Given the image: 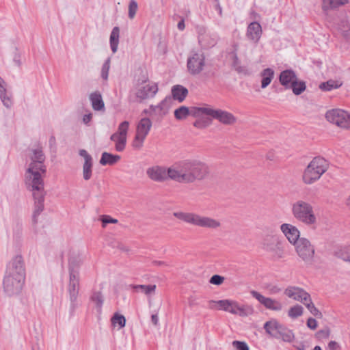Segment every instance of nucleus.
<instances>
[{
  "mask_svg": "<svg viewBox=\"0 0 350 350\" xmlns=\"http://www.w3.org/2000/svg\"><path fill=\"white\" fill-rule=\"evenodd\" d=\"M335 254L338 258L350 262V246L339 249L335 252Z\"/></svg>",
  "mask_w": 350,
  "mask_h": 350,
  "instance_id": "43",
  "label": "nucleus"
},
{
  "mask_svg": "<svg viewBox=\"0 0 350 350\" xmlns=\"http://www.w3.org/2000/svg\"><path fill=\"white\" fill-rule=\"evenodd\" d=\"M276 339H282L284 342H291L293 340L295 335L292 330L280 324L276 334Z\"/></svg>",
  "mask_w": 350,
  "mask_h": 350,
  "instance_id": "25",
  "label": "nucleus"
},
{
  "mask_svg": "<svg viewBox=\"0 0 350 350\" xmlns=\"http://www.w3.org/2000/svg\"><path fill=\"white\" fill-rule=\"evenodd\" d=\"M172 103L171 97H166L164 100H163L161 103L157 106L151 105L150 109L154 111H156L157 109L161 111V115H165L167 113L168 109Z\"/></svg>",
  "mask_w": 350,
  "mask_h": 350,
  "instance_id": "36",
  "label": "nucleus"
},
{
  "mask_svg": "<svg viewBox=\"0 0 350 350\" xmlns=\"http://www.w3.org/2000/svg\"><path fill=\"white\" fill-rule=\"evenodd\" d=\"M348 0H323L321 8L323 12L334 10L347 4Z\"/></svg>",
  "mask_w": 350,
  "mask_h": 350,
  "instance_id": "24",
  "label": "nucleus"
},
{
  "mask_svg": "<svg viewBox=\"0 0 350 350\" xmlns=\"http://www.w3.org/2000/svg\"><path fill=\"white\" fill-rule=\"evenodd\" d=\"M307 326L311 329H315L317 327V322L313 318H309L307 321Z\"/></svg>",
  "mask_w": 350,
  "mask_h": 350,
  "instance_id": "56",
  "label": "nucleus"
},
{
  "mask_svg": "<svg viewBox=\"0 0 350 350\" xmlns=\"http://www.w3.org/2000/svg\"><path fill=\"white\" fill-rule=\"evenodd\" d=\"M147 176L152 180L156 182H163L170 178L169 168L155 165L150 167L146 170Z\"/></svg>",
  "mask_w": 350,
  "mask_h": 350,
  "instance_id": "15",
  "label": "nucleus"
},
{
  "mask_svg": "<svg viewBox=\"0 0 350 350\" xmlns=\"http://www.w3.org/2000/svg\"><path fill=\"white\" fill-rule=\"evenodd\" d=\"M250 293L253 297L256 299L266 308L273 311H280L282 310L283 306L279 301L266 297L256 291H252Z\"/></svg>",
  "mask_w": 350,
  "mask_h": 350,
  "instance_id": "14",
  "label": "nucleus"
},
{
  "mask_svg": "<svg viewBox=\"0 0 350 350\" xmlns=\"http://www.w3.org/2000/svg\"><path fill=\"white\" fill-rule=\"evenodd\" d=\"M119 34H120V29L118 27H115L113 28L111 35H110V46L112 52L114 53L118 50V43H119Z\"/></svg>",
  "mask_w": 350,
  "mask_h": 350,
  "instance_id": "35",
  "label": "nucleus"
},
{
  "mask_svg": "<svg viewBox=\"0 0 350 350\" xmlns=\"http://www.w3.org/2000/svg\"><path fill=\"white\" fill-rule=\"evenodd\" d=\"M303 304L306 306V307L313 316L317 318L322 317L321 312L315 307L310 297L309 298V300L305 301V302H304Z\"/></svg>",
  "mask_w": 350,
  "mask_h": 350,
  "instance_id": "44",
  "label": "nucleus"
},
{
  "mask_svg": "<svg viewBox=\"0 0 350 350\" xmlns=\"http://www.w3.org/2000/svg\"><path fill=\"white\" fill-rule=\"evenodd\" d=\"M269 291L272 294H277L281 291V288L277 286H273L270 288Z\"/></svg>",
  "mask_w": 350,
  "mask_h": 350,
  "instance_id": "61",
  "label": "nucleus"
},
{
  "mask_svg": "<svg viewBox=\"0 0 350 350\" xmlns=\"http://www.w3.org/2000/svg\"><path fill=\"white\" fill-rule=\"evenodd\" d=\"M327 120L338 126L350 129V114L346 111L340 109H334L327 111L325 114Z\"/></svg>",
  "mask_w": 350,
  "mask_h": 350,
  "instance_id": "11",
  "label": "nucleus"
},
{
  "mask_svg": "<svg viewBox=\"0 0 350 350\" xmlns=\"http://www.w3.org/2000/svg\"><path fill=\"white\" fill-rule=\"evenodd\" d=\"M267 251L273 253V256L275 259H280L284 256V247L280 241L273 242L272 245L267 246Z\"/></svg>",
  "mask_w": 350,
  "mask_h": 350,
  "instance_id": "33",
  "label": "nucleus"
},
{
  "mask_svg": "<svg viewBox=\"0 0 350 350\" xmlns=\"http://www.w3.org/2000/svg\"><path fill=\"white\" fill-rule=\"evenodd\" d=\"M172 94L174 100L183 102L188 94V90L181 85H174L172 88Z\"/></svg>",
  "mask_w": 350,
  "mask_h": 350,
  "instance_id": "27",
  "label": "nucleus"
},
{
  "mask_svg": "<svg viewBox=\"0 0 350 350\" xmlns=\"http://www.w3.org/2000/svg\"><path fill=\"white\" fill-rule=\"evenodd\" d=\"M210 122L208 120L199 119L194 122L193 126L198 129H204L209 125Z\"/></svg>",
  "mask_w": 350,
  "mask_h": 350,
  "instance_id": "54",
  "label": "nucleus"
},
{
  "mask_svg": "<svg viewBox=\"0 0 350 350\" xmlns=\"http://www.w3.org/2000/svg\"><path fill=\"white\" fill-rule=\"evenodd\" d=\"M90 100L92 108L95 111H100L104 109L105 104L102 98L101 94L98 91L94 92L90 95Z\"/></svg>",
  "mask_w": 350,
  "mask_h": 350,
  "instance_id": "26",
  "label": "nucleus"
},
{
  "mask_svg": "<svg viewBox=\"0 0 350 350\" xmlns=\"http://www.w3.org/2000/svg\"><path fill=\"white\" fill-rule=\"evenodd\" d=\"M329 163L321 157H314L305 169L302 180L304 183L311 185L318 180L328 170Z\"/></svg>",
  "mask_w": 350,
  "mask_h": 350,
  "instance_id": "6",
  "label": "nucleus"
},
{
  "mask_svg": "<svg viewBox=\"0 0 350 350\" xmlns=\"http://www.w3.org/2000/svg\"><path fill=\"white\" fill-rule=\"evenodd\" d=\"M280 323L275 319H271L267 321L264 324V329L270 336L275 338L277 337L276 334L278 331Z\"/></svg>",
  "mask_w": 350,
  "mask_h": 350,
  "instance_id": "32",
  "label": "nucleus"
},
{
  "mask_svg": "<svg viewBox=\"0 0 350 350\" xmlns=\"http://www.w3.org/2000/svg\"><path fill=\"white\" fill-rule=\"evenodd\" d=\"M274 70L272 68H267L260 72L261 88H266L271 82L274 77Z\"/></svg>",
  "mask_w": 350,
  "mask_h": 350,
  "instance_id": "29",
  "label": "nucleus"
},
{
  "mask_svg": "<svg viewBox=\"0 0 350 350\" xmlns=\"http://www.w3.org/2000/svg\"><path fill=\"white\" fill-rule=\"evenodd\" d=\"M0 99L2 101L3 105L6 108H11L13 102L12 98V94L8 93L5 88V82L3 79L0 77Z\"/></svg>",
  "mask_w": 350,
  "mask_h": 350,
  "instance_id": "23",
  "label": "nucleus"
},
{
  "mask_svg": "<svg viewBox=\"0 0 350 350\" xmlns=\"http://www.w3.org/2000/svg\"><path fill=\"white\" fill-rule=\"evenodd\" d=\"M25 267L21 255L13 257L6 266L3 279V288L8 297L18 295L25 284Z\"/></svg>",
  "mask_w": 350,
  "mask_h": 350,
  "instance_id": "2",
  "label": "nucleus"
},
{
  "mask_svg": "<svg viewBox=\"0 0 350 350\" xmlns=\"http://www.w3.org/2000/svg\"><path fill=\"white\" fill-rule=\"evenodd\" d=\"M90 300L96 304L98 311H100L104 301V297L101 291H93Z\"/></svg>",
  "mask_w": 350,
  "mask_h": 350,
  "instance_id": "39",
  "label": "nucleus"
},
{
  "mask_svg": "<svg viewBox=\"0 0 350 350\" xmlns=\"http://www.w3.org/2000/svg\"><path fill=\"white\" fill-rule=\"evenodd\" d=\"M189 115L191 109L185 106H180L174 111V116L178 120H184Z\"/></svg>",
  "mask_w": 350,
  "mask_h": 350,
  "instance_id": "41",
  "label": "nucleus"
},
{
  "mask_svg": "<svg viewBox=\"0 0 350 350\" xmlns=\"http://www.w3.org/2000/svg\"><path fill=\"white\" fill-rule=\"evenodd\" d=\"M110 139L115 142V148L118 152H122L124 150L126 137L113 133L111 135Z\"/></svg>",
  "mask_w": 350,
  "mask_h": 350,
  "instance_id": "34",
  "label": "nucleus"
},
{
  "mask_svg": "<svg viewBox=\"0 0 350 350\" xmlns=\"http://www.w3.org/2000/svg\"><path fill=\"white\" fill-rule=\"evenodd\" d=\"M280 230L291 244L295 245L299 241L300 232L296 226L290 224H283L280 226Z\"/></svg>",
  "mask_w": 350,
  "mask_h": 350,
  "instance_id": "18",
  "label": "nucleus"
},
{
  "mask_svg": "<svg viewBox=\"0 0 350 350\" xmlns=\"http://www.w3.org/2000/svg\"><path fill=\"white\" fill-rule=\"evenodd\" d=\"M173 215L187 224L200 228L216 229L221 226V223L219 220L194 213L178 211L174 212Z\"/></svg>",
  "mask_w": 350,
  "mask_h": 350,
  "instance_id": "4",
  "label": "nucleus"
},
{
  "mask_svg": "<svg viewBox=\"0 0 350 350\" xmlns=\"http://www.w3.org/2000/svg\"><path fill=\"white\" fill-rule=\"evenodd\" d=\"M238 44L234 43L232 45V50L229 53L231 55L232 63V66L234 69L239 73H241L245 70V68L241 66V62L237 55Z\"/></svg>",
  "mask_w": 350,
  "mask_h": 350,
  "instance_id": "28",
  "label": "nucleus"
},
{
  "mask_svg": "<svg viewBox=\"0 0 350 350\" xmlns=\"http://www.w3.org/2000/svg\"><path fill=\"white\" fill-rule=\"evenodd\" d=\"M284 294L289 298L301 302L309 300L310 294L303 288L296 286H288L284 291Z\"/></svg>",
  "mask_w": 350,
  "mask_h": 350,
  "instance_id": "17",
  "label": "nucleus"
},
{
  "mask_svg": "<svg viewBox=\"0 0 350 350\" xmlns=\"http://www.w3.org/2000/svg\"><path fill=\"white\" fill-rule=\"evenodd\" d=\"M49 143L51 147L55 146L56 143L55 137L54 136H51L49 138Z\"/></svg>",
  "mask_w": 350,
  "mask_h": 350,
  "instance_id": "64",
  "label": "nucleus"
},
{
  "mask_svg": "<svg viewBox=\"0 0 350 350\" xmlns=\"http://www.w3.org/2000/svg\"><path fill=\"white\" fill-rule=\"evenodd\" d=\"M224 281V278L219 275H213L210 279V283L215 285H220Z\"/></svg>",
  "mask_w": 350,
  "mask_h": 350,
  "instance_id": "53",
  "label": "nucleus"
},
{
  "mask_svg": "<svg viewBox=\"0 0 350 350\" xmlns=\"http://www.w3.org/2000/svg\"><path fill=\"white\" fill-rule=\"evenodd\" d=\"M79 275L74 274L69 275V284L68 286V293L70 301V310L74 311L77 307V299L79 295Z\"/></svg>",
  "mask_w": 350,
  "mask_h": 350,
  "instance_id": "13",
  "label": "nucleus"
},
{
  "mask_svg": "<svg viewBox=\"0 0 350 350\" xmlns=\"http://www.w3.org/2000/svg\"><path fill=\"white\" fill-rule=\"evenodd\" d=\"M137 3L135 0H131L129 5V18L130 19L134 18L137 11Z\"/></svg>",
  "mask_w": 350,
  "mask_h": 350,
  "instance_id": "49",
  "label": "nucleus"
},
{
  "mask_svg": "<svg viewBox=\"0 0 350 350\" xmlns=\"http://www.w3.org/2000/svg\"><path fill=\"white\" fill-rule=\"evenodd\" d=\"M81 263V259L79 255L70 256L69 258V275L74 274L79 275V267Z\"/></svg>",
  "mask_w": 350,
  "mask_h": 350,
  "instance_id": "30",
  "label": "nucleus"
},
{
  "mask_svg": "<svg viewBox=\"0 0 350 350\" xmlns=\"http://www.w3.org/2000/svg\"><path fill=\"white\" fill-rule=\"evenodd\" d=\"M290 88L295 95H299L306 90V85L304 81H298L297 79Z\"/></svg>",
  "mask_w": 350,
  "mask_h": 350,
  "instance_id": "45",
  "label": "nucleus"
},
{
  "mask_svg": "<svg viewBox=\"0 0 350 350\" xmlns=\"http://www.w3.org/2000/svg\"><path fill=\"white\" fill-rule=\"evenodd\" d=\"M129 127V122L128 121H124L119 125L118 131L115 133V134L126 137Z\"/></svg>",
  "mask_w": 350,
  "mask_h": 350,
  "instance_id": "48",
  "label": "nucleus"
},
{
  "mask_svg": "<svg viewBox=\"0 0 350 350\" xmlns=\"http://www.w3.org/2000/svg\"><path fill=\"white\" fill-rule=\"evenodd\" d=\"M120 156L113 154L107 152L102 153L100 163L102 165H113L120 160Z\"/></svg>",
  "mask_w": 350,
  "mask_h": 350,
  "instance_id": "31",
  "label": "nucleus"
},
{
  "mask_svg": "<svg viewBox=\"0 0 350 350\" xmlns=\"http://www.w3.org/2000/svg\"><path fill=\"white\" fill-rule=\"evenodd\" d=\"M177 27H178V29H180V30H183L185 29V21H184V19H181L178 25H177Z\"/></svg>",
  "mask_w": 350,
  "mask_h": 350,
  "instance_id": "63",
  "label": "nucleus"
},
{
  "mask_svg": "<svg viewBox=\"0 0 350 350\" xmlns=\"http://www.w3.org/2000/svg\"><path fill=\"white\" fill-rule=\"evenodd\" d=\"M292 214L298 221L307 225H315L317 221L313 206L309 202L299 200L292 204Z\"/></svg>",
  "mask_w": 350,
  "mask_h": 350,
  "instance_id": "5",
  "label": "nucleus"
},
{
  "mask_svg": "<svg viewBox=\"0 0 350 350\" xmlns=\"http://www.w3.org/2000/svg\"><path fill=\"white\" fill-rule=\"evenodd\" d=\"M79 154L80 156H81L84 158V160H85L84 162H88L90 161H93L92 156L90 154H89L88 152L84 149L80 150Z\"/></svg>",
  "mask_w": 350,
  "mask_h": 350,
  "instance_id": "55",
  "label": "nucleus"
},
{
  "mask_svg": "<svg viewBox=\"0 0 350 350\" xmlns=\"http://www.w3.org/2000/svg\"><path fill=\"white\" fill-rule=\"evenodd\" d=\"M151 321L154 325H157L159 323V317L157 314H152L151 316Z\"/></svg>",
  "mask_w": 350,
  "mask_h": 350,
  "instance_id": "62",
  "label": "nucleus"
},
{
  "mask_svg": "<svg viewBox=\"0 0 350 350\" xmlns=\"http://www.w3.org/2000/svg\"><path fill=\"white\" fill-rule=\"evenodd\" d=\"M329 350H340V345L336 341H330L328 343Z\"/></svg>",
  "mask_w": 350,
  "mask_h": 350,
  "instance_id": "58",
  "label": "nucleus"
},
{
  "mask_svg": "<svg viewBox=\"0 0 350 350\" xmlns=\"http://www.w3.org/2000/svg\"><path fill=\"white\" fill-rule=\"evenodd\" d=\"M342 85V83L338 81L329 80L326 82L321 83L319 88L323 91H330L333 89H337Z\"/></svg>",
  "mask_w": 350,
  "mask_h": 350,
  "instance_id": "40",
  "label": "nucleus"
},
{
  "mask_svg": "<svg viewBox=\"0 0 350 350\" xmlns=\"http://www.w3.org/2000/svg\"><path fill=\"white\" fill-rule=\"evenodd\" d=\"M214 109L211 107H191V115L197 117L202 114L210 116L212 118Z\"/></svg>",
  "mask_w": 350,
  "mask_h": 350,
  "instance_id": "37",
  "label": "nucleus"
},
{
  "mask_svg": "<svg viewBox=\"0 0 350 350\" xmlns=\"http://www.w3.org/2000/svg\"><path fill=\"white\" fill-rule=\"evenodd\" d=\"M152 127V122L148 118H142L137 124L136 134L133 142V147L140 149L143 143Z\"/></svg>",
  "mask_w": 350,
  "mask_h": 350,
  "instance_id": "12",
  "label": "nucleus"
},
{
  "mask_svg": "<svg viewBox=\"0 0 350 350\" xmlns=\"http://www.w3.org/2000/svg\"><path fill=\"white\" fill-rule=\"evenodd\" d=\"M210 308H217L219 310H223L240 317H247L254 313L252 306L249 305H240L237 301L228 299L210 301Z\"/></svg>",
  "mask_w": 350,
  "mask_h": 350,
  "instance_id": "7",
  "label": "nucleus"
},
{
  "mask_svg": "<svg viewBox=\"0 0 350 350\" xmlns=\"http://www.w3.org/2000/svg\"><path fill=\"white\" fill-rule=\"evenodd\" d=\"M206 66L205 55L201 52H192L187 61V68L192 76L200 75Z\"/></svg>",
  "mask_w": 350,
  "mask_h": 350,
  "instance_id": "10",
  "label": "nucleus"
},
{
  "mask_svg": "<svg viewBox=\"0 0 350 350\" xmlns=\"http://www.w3.org/2000/svg\"><path fill=\"white\" fill-rule=\"evenodd\" d=\"M132 288H133L135 291H141L146 295H150L152 294H154L156 290V285H131Z\"/></svg>",
  "mask_w": 350,
  "mask_h": 350,
  "instance_id": "38",
  "label": "nucleus"
},
{
  "mask_svg": "<svg viewBox=\"0 0 350 350\" xmlns=\"http://www.w3.org/2000/svg\"><path fill=\"white\" fill-rule=\"evenodd\" d=\"M93 161L84 162L83 165V178L85 180H88L92 176Z\"/></svg>",
  "mask_w": 350,
  "mask_h": 350,
  "instance_id": "42",
  "label": "nucleus"
},
{
  "mask_svg": "<svg viewBox=\"0 0 350 350\" xmlns=\"http://www.w3.org/2000/svg\"><path fill=\"white\" fill-rule=\"evenodd\" d=\"M110 68V59L108 58L104 62L101 69V77L104 80H107L109 71Z\"/></svg>",
  "mask_w": 350,
  "mask_h": 350,
  "instance_id": "50",
  "label": "nucleus"
},
{
  "mask_svg": "<svg viewBox=\"0 0 350 350\" xmlns=\"http://www.w3.org/2000/svg\"><path fill=\"white\" fill-rule=\"evenodd\" d=\"M232 345L237 350H250L245 342L234 340L232 342Z\"/></svg>",
  "mask_w": 350,
  "mask_h": 350,
  "instance_id": "51",
  "label": "nucleus"
},
{
  "mask_svg": "<svg viewBox=\"0 0 350 350\" xmlns=\"http://www.w3.org/2000/svg\"><path fill=\"white\" fill-rule=\"evenodd\" d=\"M30 151L31 162L25 175V185H34V187L38 188V186L42 187V183H44L43 176L46 172L44 165L46 157L42 148L38 147Z\"/></svg>",
  "mask_w": 350,
  "mask_h": 350,
  "instance_id": "3",
  "label": "nucleus"
},
{
  "mask_svg": "<svg viewBox=\"0 0 350 350\" xmlns=\"http://www.w3.org/2000/svg\"><path fill=\"white\" fill-rule=\"evenodd\" d=\"M92 118V113H88V114L84 115L83 117V122L85 124H88L89 122L91 121Z\"/></svg>",
  "mask_w": 350,
  "mask_h": 350,
  "instance_id": "60",
  "label": "nucleus"
},
{
  "mask_svg": "<svg viewBox=\"0 0 350 350\" xmlns=\"http://www.w3.org/2000/svg\"><path fill=\"white\" fill-rule=\"evenodd\" d=\"M299 257L307 265H311L315 253L314 247L306 238L301 237L294 245Z\"/></svg>",
  "mask_w": 350,
  "mask_h": 350,
  "instance_id": "9",
  "label": "nucleus"
},
{
  "mask_svg": "<svg viewBox=\"0 0 350 350\" xmlns=\"http://www.w3.org/2000/svg\"><path fill=\"white\" fill-rule=\"evenodd\" d=\"M111 323L113 326H116L118 324L119 325V329H121L125 326L126 319L123 315L115 313L111 318Z\"/></svg>",
  "mask_w": 350,
  "mask_h": 350,
  "instance_id": "47",
  "label": "nucleus"
},
{
  "mask_svg": "<svg viewBox=\"0 0 350 350\" xmlns=\"http://www.w3.org/2000/svg\"><path fill=\"white\" fill-rule=\"evenodd\" d=\"M28 190L33 192L34 199V210L32 215V220L34 224L38 222V217L44 208V197L45 192L44 190V183H42V187L38 186V188L30 185H26Z\"/></svg>",
  "mask_w": 350,
  "mask_h": 350,
  "instance_id": "8",
  "label": "nucleus"
},
{
  "mask_svg": "<svg viewBox=\"0 0 350 350\" xmlns=\"http://www.w3.org/2000/svg\"><path fill=\"white\" fill-rule=\"evenodd\" d=\"M304 308L300 305H295L291 307L288 312V315L292 319H296L303 314Z\"/></svg>",
  "mask_w": 350,
  "mask_h": 350,
  "instance_id": "46",
  "label": "nucleus"
},
{
  "mask_svg": "<svg viewBox=\"0 0 350 350\" xmlns=\"http://www.w3.org/2000/svg\"><path fill=\"white\" fill-rule=\"evenodd\" d=\"M276 241H279L275 239H273V238H271L269 239H265L264 242H263L264 248L267 251V246L272 245L273 242L274 243H275Z\"/></svg>",
  "mask_w": 350,
  "mask_h": 350,
  "instance_id": "57",
  "label": "nucleus"
},
{
  "mask_svg": "<svg viewBox=\"0 0 350 350\" xmlns=\"http://www.w3.org/2000/svg\"><path fill=\"white\" fill-rule=\"evenodd\" d=\"M212 118L225 125H232L237 121L236 117L231 113L222 109H214Z\"/></svg>",
  "mask_w": 350,
  "mask_h": 350,
  "instance_id": "19",
  "label": "nucleus"
},
{
  "mask_svg": "<svg viewBox=\"0 0 350 350\" xmlns=\"http://www.w3.org/2000/svg\"><path fill=\"white\" fill-rule=\"evenodd\" d=\"M102 221V226L103 228L106 226L107 224H116L118 223V220L116 219H113L108 215H103L100 219Z\"/></svg>",
  "mask_w": 350,
  "mask_h": 350,
  "instance_id": "52",
  "label": "nucleus"
},
{
  "mask_svg": "<svg viewBox=\"0 0 350 350\" xmlns=\"http://www.w3.org/2000/svg\"><path fill=\"white\" fill-rule=\"evenodd\" d=\"M214 8L218 11L220 16L222 15V8L219 4V0H214Z\"/></svg>",
  "mask_w": 350,
  "mask_h": 350,
  "instance_id": "59",
  "label": "nucleus"
},
{
  "mask_svg": "<svg viewBox=\"0 0 350 350\" xmlns=\"http://www.w3.org/2000/svg\"><path fill=\"white\" fill-rule=\"evenodd\" d=\"M211 167L197 159L183 160L169 167L170 178L180 183H193L207 178Z\"/></svg>",
  "mask_w": 350,
  "mask_h": 350,
  "instance_id": "1",
  "label": "nucleus"
},
{
  "mask_svg": "<svg viewBox=\"0 0 350 350\" xmlns=\"http://www.w3.org/2000/svg\"><path fill=\"white\" fill-rule=\"evenodd\" d=\"M158 91L157 85L155 83H146V82L137 88L136 97L141 101L152 98Z\"/></svg>",
  "mask_w": 350,
  "mask_h": 350,
  "instance_id": "16",
  "label": "nucleus"
},
{
  "mask_svg": "<svg viewBox=\"0 0 350 350\" xmlns=\"http://www.w3.org/2000/svg\"><path fill=\"white\" fill-rule=\"evenodd\" d=\"M297 79V75L293 70H285L281 72L279 76L280 83L286 89H290V87Z\"/></svg>",
  "mask_w": 350,
  "mask_h": 350,
  "instance_id": "21",
  "label": "nucleus"
},
{
  "mask_svg": "<svg viewBox=\"0 0 350 350\" xmlns=\"http://www.w3.org/2000/svg\"><path fill=\"white\" fill-rule=\"evenodd\" d=\"M261 34V26L258 22H252L248 25L246 34L247 37L254 43L258 42Z\"/></svg>",
  "mask_w": 350,
  "mask_h": 350,
  "instance_id": "22",
  "label": "nucleus"
},
{
  "mask_svg": "<svg viewBox=\"0 0 350 350\" xmlns=\"http://www.w3.org/2000/svg\"><path fill=\"white\" fill-rule=\"evenodd\" d=\"M198 42L202 47L208 49L214 46L217 43V37L214 34L206 33L204 28L198 31Z\"/></svg>",
  "mask_w": 350,
  "mask_h": 350,
  "instance_id": "20",
  "label": "nucleus"
}]
</instances>
